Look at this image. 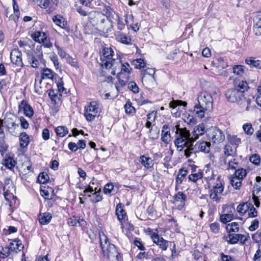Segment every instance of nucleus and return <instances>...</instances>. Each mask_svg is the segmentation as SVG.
<instances>
[{
	"label": "nucleus",
	"instance_id": "nucleus-1",
	"mask_svg": "<svg viewBox=\"0 0 261 261\" xmlns=\"http://www.w3.org/2000/svg\"><path fill=\"white\" fill-rule=\"evenodd\" d=\"M173 131L176 129V139L174 144L179 151H182L185 147L187 149L185 150V155L187 158L190 156L191 154L195 153V151L193 146V143L196 140L195 128L193 130V136L191 135L186 128H180L178 126H175L172 127Z\"/></svg>",
	"mask_w": 261,
	"mask_h": 261
},
{
	"label": "nucleus",
	"instance_id": "nucleus-2",
	"mask_svg": "<svg viewBox=\"0 0 261 261\" xmlns=\"http://www.w3.org/2000/svg\"><path fill=\"white\" fill-rule=\"evenodd\" d=\"M88 21L95 28L100 35H104L112 31V22L108 20L106 16L102 12L92 11L88 12Z\"/></svg>",
	"mask_w": 261,
	"mask_h": 261
},
{
	"label": "nucleus",
	"instance_id": "nucleus-3",
	"mask_svg": "<svg viewBox=\"0 0 261 261\" xmlns=\"http://www.w3.org/2000/svg\"><path fill=\"white\" fill-rule=\"evenodd\" d=\"M205 133L209 140L214 143L218 144L225 139V135L220 129L214 126L208 128L205 123H201L197 126V140L199 136H202Z\"/></svg>",
	"mask_w": 261,
	"mask_h": 261
},
{
	"label": "nucleus",
	"instance_id": "nucleus-4",
	"mask_svg": "<svg viewBox=\"0 0 261 261\" xmlns=\"http://www.w3.org/2000/svg\"><path fill=\"white\" fill-rule=\"evenodd\" d=\"M99 238L104 257L111 261H119L120 253L115 246L109 241L103 232H99Z\"/></svg>",
	"mask_w": 261,
	"mask_h": 261
},
{
	"label": "nucleus",
	"instance_id": "nucleus-5",
	"mask_svg": "<svg viewBox=\"0 0 261 261\" xmlns=\"http://www.w3.org/2000/svg\"><path fill=\"white\" fill-rule=\"evenodd\" d=\"M197 99V116L202 118L204 117L206 111H210L212 108L213 98L211 95L206 91L201 92Z\"/></svg>",
	"mask_w": 261,
	"mask_h": 261
},
{
	"label": "nucleus",
	"instance_id": "nucleus-6",
	"mask_svg": "<svg viewBox=\"0 0 261 261\" xmlns=\"http://www.w3.org/2000/svg\"><path fill=\"white\" fill-rule=\"evenodd\" d=\"M3 121L6 131L12 136L17 137L19 134V127L18 118L11 113H6Z\"/></svg>",
	"mask_w": 261,
	"mask_h": 261
},
{
	"label": "nucleus",
	"instance_id": "nucleus-7",
	"mask_svg": "<svg viewBox=\"0 0 261 261\" xmlns=\"http://www.w3.org/2000/svg\"><path fill=\"white\" fill-rule=\"evenodd\" d=\"M99 109V103L97 101H92L86 105L84 108V116L88 121H93L97 115Z\"/></svg>",
	"mask_w": 261,
	"mask_h": 261
},
{
	"label": "nucleus",
	"instance_id": "nucleus-8",
	"mask_svg": "<svg viewBox=\"0 0 261 261\" xmlns=\"http://www.w3.org/2000/svg\"><path fill=\"white\" fill-rule=\"evenodd\" d=\"M114 51L111 47H105L102 49V55L100 57L101 65L106 69H109L114 66L115 60L112 58Z\"/></svg>",
	"mask_w": 261,
	"mask_h": 261
},
{
	"label": "nucleus",
	"instance_id": "nucleus-9",
	"mask_svg": "<svg viewBox=\"0 0 261 261\" xmlns=\"http://www.w3.org/2000/svg\"><path fill=\"white\" fill-rule=\"evenodd\" d=\"M17 247L15 249L13 247V243H10L9 246H4L2 244L0 246V257L2 258H5L10 255L11 252H14L17 253L20 251L23 248V246L22 243L19 242L15 244Z\"/></svg>",
	"mask_w": 261,
	"mask_h": 261
},
{
	"label": "nucleus",
	"instance_id": "nucleus-10",
	"mask_svg": "<svg viewBox=\"0 0 261 261\" xmlns=\"http://www.w3.org/2000/svg\"><path fill=\"white\" fill-rule=\"evenodd\" d=\"M27 54L28 62L32 68H38L40 63L44 61L43 53H37L36 51H28Z\"/></svg>",
	"mask_w": 261,
	"mask_h": 261
},
{
	"label": "nucleus",
	"instance_id": "nucleus-11",
	"mask_svg": "<svg viewBox=\"0 0 261 261\" xmlns=\"http://www.w3.org/2000/svg\"><path fill=\"white\" fill-rule=\"evenodd\" d=\"M226 96L227 99L231 102H237L242 105L243 100L245 99L244 94L236 89H231L226 92Z\"/></svg>",
	"mask_w": 261,
	"mask_h": 261
},
{
	"label": "nucleus",
	"instance_id": "nucleus-12",
	"mask_svg": "<svg viewBox=\"0 0 261 261\" xmlns=\"http://www.w3.org/2000/svg\"><path fill=\"white\" fill-rule=\"evenodd\" d=\"M148 232L150 233L151 238L153 243L159 246L160 248L163 251L166 250L169 244L171 245V243L164 240L163 237H160L157 233L153 232L151 229L148 228Z\"/></svg>",
	"mask_w": 261,
	"mask_h": 261
},
{
	"label": "nucleus",
	"instance_id": "nucleus-13",
	"mask_svg": "<svg viewBox=\"0 0 261 261\" xmlns=\"http://www.w3.org/2000/svg\"><path fill=\"white\" fill-rule=\"evenodd\" d=\"M31 37L35 41L42 43L45 47L49 48L52 45L47 36L44 32L36 31L31 35Z\"/></svg>",
	"mask_w": 261,
	"mask_h": 261
},
{
	"label": "nucleus",
	"instance_id": "nucleus-14",
	"mask_svg": "<svg viewBox=\"0 0 261 261\" xmlns=\"http://www.w3.org/2000/svg\"><path fill=\"white\" fill-rule=\"evenodd\" d=\"M22 53L18 49H13L10 54L11 62L17 66L23 67V64L22 61Z\"/></svg>",
	"mask_w": 261,
	"mask_h": 261
},
{
	"label": "nucleus",
	"instance_id": "nucleus-15",
	"mask_svg": "<svg viewBox=\"0 0 261 261\" xmlns=\"http://www.w3.org/2000/svg\"><path fill=\"white\" fill-rule=\"evenodd\" d=\"M102 13L106 16L110 22H112L113 20L118 18V14L109 6H104Z\"/></svg>",
	"mask_w": 261,
	"mask_h": 261
},
{
	"label": "nucleus",
	"instance_id": "nucleus-16",
	"mask_svg": "<svg viewBox=\"0 0 261 261\" xmlns=\"http://www.w3.org/2000/svg\"><path fill=\"white\" fill-rule=\"evenodd\" d=\"M41 80L40 81V83L41 82L42 80L48 79L53 81H56V79L59 78L58 74L48 68H43L41 70Z\"/></svg>",
	"mask_w": 261,
	"mask_h": 261
},
{
	"label": "nucleus",
	"instance_id": "nucleus-17",
	"mask_svg": "<svg viewBox=\"0 0 261 261\" xmlns=\"http://www.w3.org/2000/svg\"><path fill=\"white\" fill-rule=\"evenodd\" d=\"M123 205L122 203L118 204L116 207V215L117 219L121 223V227H124L123 222L125 221V218L127 217L126 213L123 208Z\"/></svg>",
	"mask_w": 261,
	"mask_h": 261
},
{
	"label": "nucleus",
	"instance_id": "nucleus-18",
	"mask_svg": "<svg viewBox=\"0 0 261 261\" xmlns=\"http://www.w3.org/2000/svg\"><path fill=\"white\" fill-rule=\"evenodd\" d=\"M19 110H23L25 116L31 118L34 115V110L32 107L28 103L26 100H23L18 106Z\"/></svg>",
	"mask_w": 261,
	"mask_h": 261
},
{
	"label": "nucleus",
	"instance_id": "nucleus-19",
	"mask_svg": "<svg viewBox=\"0 0 261 261\" xmlns=\"http://www.w3.org/2000/svg\"><path fill=\"white\" fill-rule=\"evenodd\" d=\"M139 162L144 167L145 169L149 170L150 171L153 169L154 161L151 158L142 155L140 157Z\"/></svg>",
	"mask_w": 261,
	"mask_h": 261
},
{
	"label": "nucleus",
	"instance_id": "nucleus-20",
	"mask_svg": "<svg viewBox=\"0 0 261 261\" xmlns=\"http://www.w3.org/2000/svg\"><path fill=\"white\" fill-rule=\"evenodd\" d=\"M233 80V85L235 87V89L242 92L244 94V92L247 90L248 88V84L246 81L241 80L240 79L233 78L232 76L229 78V80Z\"/></svg>",
	"mask_w": 261,
	"mask_h": 261
},
{
	"label": "nucleus",
	"instance_id": "nucleus-21",
	"mask_svg": "<svg viewBox=\"0 0 261 261\" xmlns=\"http://www.w3.org/2000/svg\"><path fill=\"white\" fill-rule=\"evenodd\" d=\"M252 198L254 205L259 207L260 205L259 200L261 199V188L260 185H255L252 191Z\"/></svg>",
	"mask_w": 261,
	"mask_h": 261
},
{
	"label": "nucleus",
	"instance_id": "nucleus-22",
	"mask_svg": "<svg viewBox=\"0 0 261 261\" xmlns=\"http://www.w3.org/2000/svg\"><path fill=\"white\" fill-rule=\"evenodd\" d=\"M224 162L227 163L228 157H234L237 155V147L231 146L230 144H227L224 147Z\"/></svg>",
	"mask_w": 261,
	"mask_h": 261
},
{
	"label": "nucleus",
	"instance_id": "nucleus-23",
	"mask_svg": "<svg viewBox=\"0 0 261 261\" xmlns=\"http://www.w3.org/2000/svg\"><path fill=\"white\" fill-rule=\"evenodd\" d=\"M161 139L165 143H168L170 141L171 135L170 133V127L168 124H164L162 127Z\"/></svg>",
	"mask_w": 261,
	"mask_h": 261
},
{
	"label": "nucleus",
	"instance_id": "nucleus-24",
	"mask_svg": "<svg viewBox=\"0 0 261 261\" xmlns=\"http://www.w3.org/2000/svg\"><path fill=\"white\" fill-rule=\"evenodd\" d=\"M67 223L72 226H84L86 225V221L78 217L72 216L68 219Z\"/></svg>",
	"mask_w": 261,
	"mask_h": 261
},
{
	"label": "nucleus",
	"instance_id": "nucleus-25",
	"mask_svg": "<svg viewBox=\"0 0 261 261\" xmlns=\"http://www.w3.org/2000/svg\"><path fill=\"white\" fill-rule=\"evenodd\" d=\"M117 79L119 81V84L116 86V89L117 90H118V88L119 87V85L121 87L124 86L126 83L129 80V74H125V72H119L117 73Z\"/></svg>",
	"mask_w": 261,
	"mask_h": 261
},
{
	"label": "nucleus",
	"instance_id": "nucleus-26",
	"mask_svg": "<svg viewBox=\"0 0 261 261\" xmlns=\"http://www.w3.org/2000/svg\"><path fill=\"white\" fill-rule=\"evenodd\" d=\"M174 199V203L180 202V204L178 205V208H182L184 205L185 202L187 198V196L181 192H178L173 197Z\"/></svg>",
	"mask_w": 261,
	"mask_h": 261
},
{
	"label": "nucleus",
	"instance_id": "nucleus-27",
	"mask_svg": "<svg viewBox=\"0 0 261 261\" xmlns=\"http://www.w3.org/2000/svg\"><path fill=\"white\" fill-rule=\"evenodd\" d=\"M19 145L21 148L27 147L30 143V137L25 132H22L19 136Z\"/></svg>",
	"mask_w": 261,
	"mask_h": 261
},
{
	"label": "nucleus",
	"instance_id": "nucleus-28",
	"mask_svg": "<svg viewBox=\"0 0 261 261\" xmlns=\"http://www.w3.org/2000/svg\"><path fill=\"white\" fill-rule=\"evenodd\" d=\"M16 164V162L12 158L7 155L5 159L2 160V164L10 170H12L15 167Z\"/></svg>",
	"mask_w": 261,
	"mask_h": 261
},
{
	"label": "nucleus",
	"instance_id": "nucleus-29",
	"mask_svg": "<svg viewBox=\"0 0 261 261\" xmlns=\"http://www.w3.org/2000/svg\"><path fill=\"white\" fill-rule=\"evenodd\" d=\"M251 206V204L248 202L240 203L237 207V212L243 216L249 211Z\"/></svg>",
	"mask_w": 261,
	"mask_h": 261
},
{
	"label": "nucleus",
	"instance_id": "nucleus-30",
	"mask_svg": "<svg viewBox=\"0 0 261 261\" xmlns=\"http://www.w3.org/2000/svg\"><path fill=\"white\" fill-rule=\"evenodd\" d=\"M52 218V215L49 213L40 214L39 216V223L42 225H45L50 222Z\"/></svg>",
	"mask_w": 261,
	"mask_h": 261
},
{
	"label": "nucleus",
	"instance_id": "nucleus-31",
	"mask_svg": "<svg viewBox=\"0 0 261 261\" xmlns=\"http://www.w3.org/2000/svg\"><path fill=\"white\" fill-rule=\"evenodd\" d=\"M53 21L57 25L62 28H65L67 25V21L60 15H57L53 17Z\"/></svg>",
	"mask_w": 261,
	"mask_h": 261
},
{
	"label": "nucleus",
	"instance_id": "nucleus-32",
	"mask_svg": "<svg viewBox=\"0 0 261 261\" xmlns=\"http://www.w3.org/2000/svg\"><path fill=\"white\" fill-rule=\"evenodd\" d=\"M116 39L120 42L125 44H131V38L130 37L127 36L126 34L118 32L116 35Z\"/></svg>",
	"mask_w": 261,
	"mask_h": 261
},
{
	"label": "nucleus",
	"instance_id": "nucleus-33",
	"mask_svg": "<svg viewBox=\"0 0 261 261\" xmlns=\"http://www.w3.org/2000/svg\"><path fill=\"white\" fill-rule=\"evenodd\" d=\"M254 31L256 35H261V15L256 16L254 19Z\"/></svg>",
	"mask_w": 261,
	"mask_h": 261
},
{
	"label": "nucleus",
	"instance_id": "nucleus-34",
	"mask_svg": "<svg viewBox=\"0 0 261 261\" xmlns=\"http://www.w3.org/2000/svg\"><path fill=\"white\" fill-rule=\"evenodd\" d=\"M242 180L241 179L239 178L237 176H236L234 175H232L230 177V182L231 185V186L235 189H240V187L242 185Z\"/></svg>",
	"mask_w": 261,
	"mask_h": 261
},
{
	"label": "nucleus",
	"instance_id": "nucleus-35",
	"mask_svg": "<svg viewBox=\"0 0 261 261\" xmlns=\"http://www.w3.org/2000/svg\"><path fill=\"white\" fill-rule=\"evenodd\" d=\"M211 143L207 141H202L198 144V148L201 152L208 153L210 150Z\"/></svg>",
	"mask_w": 261,
	"mask_h": 261
},
{
	"label": "nucleus",
	"instance_id": "nucleus-36",
	"mask_svg": "<svg viewBox=\"0 0 261 261\" xmlns=\"http://www.w3.org/2000/svg\"><path fill=\"white\" fill-rule=\"evenodd\" d=\"M57 135L60 137H63L68 133V129L65 126H59L55 129Z\"/></svg>",
	"mask_w": 261,
	"mask_h": 261
},
{
	"label": "nucleus",
	"instance_id": "nucleus-37",
	"mask_svg": "<svg viewBox=\"0 0 261 261\" xmlns=\"http://www.w3.org/2000/svg\"><path fill=\"white\" fill-rule=\"evenodd\" d=\"M225 240L229 244H236L238 241H239V234L229 233L227 237H225Z\"/></svg>",
	"mask_w": 261,
	"mask_h": 261
},
{
	"label": "nucleus",
	"instance_id": "nucleus-38",
	"mask_svg": "<svg viewBox=\"0 0 261 261\" xmlns=\"http://www.w3.org/2000/svg\"><path fill=\"white\" fill-rule=\"evenodd\" d=\"M154 74L155 70L154 69L147 68L146 69L143 70L141 71L142 82L145 80L147 75H149L150 77L154 79Z\"/></svg>",
	"mask_w": 261,
	"mask_h": 261
},
{
	"label": "nucleus",
	"instance_id": "nucleus-39",
	"mask_svg": "<svg viewBox=\"0 0 261 261\" xmlns=\"http://www.w3.org/2000/svg\"><path fill=\"white\" fill-rule=\"evenodd\" d=\"M187 174V170H182V169L179 170V173H178V174L176 177V188H175L176 190H177V185L179 184H180L182 182L184 178L186 176Z\"/></svg>",
	"mask_w": 261,
	"mask_h": 261
},
{
	"label": "nucleus",
	"instance_id": "nucleus-40",
	"mask_svg": "<svg viewBox=\"0 0 261 261\" xmlns=\"http://www.w3.org/2000/svg\"><path fill=\"white\" fill-rule=\"evenodd\" d=\"M226 229L228 232H237L239 231V225L237 222H232L226 225Z\"/></svg>",
	"mask_w": 261,
	"mask_h": 261
},
{
	"label": "nucleus",
	"instance_id": "nucleus-41",
	"mask_svg": "<svg viewBox=\"0 0 261 261\" xmlns=\"http://www.w3.org/2000/svg\"><path fill=\"white\" fill-rule=\"evenodd\" d=\"M233 73L238 76V77H241L244 73V67L242 65H235L233 67Z\"/></svg>",
	"mask_w": 261,
	"mask_h": 261
},
{
	"label": "nucleus",
	"instance_id": "nucleus-42",
	"mask_svg": "<svg viewBox=\"0 0 261 261\" xmlns=\"http://www.w3.org/2000/svg\"><path fill=\"white\" fill-rule=\"evenodd\" d=\"M227 139L229 143L231 145H235L237 147L241 143V139L238 138V137L235 135H228L227 136Z\"/></svg>",
	"mask_w": 261,
	"mask_h": 261
},
{
	"label": "nucleus",
	"instance_id": "nucleus-43",
	"mask_svg": "<svg viewBox=\"0 0 261 261\" xmlns=\"http://www.w3.org/2000/svg\"><path fill=\"white\" fill-rule=\"evenodd\" d=\"M120 63L121 72H125L126 74H130L132 71V68L128 63H122L120 61H119Z\"/></svg>",
	"mask_w": 261,
	"mask_h": 261
},
{
	"label": "nucleus",
	"instance_id": "nucleus-44",
	"mask_svg": "<svg viewBox=\"0 0 261 261\" xmlns=\"http://www.w3.org/2000/svg\"><path fill=\"white\" fill-rule=\"evenodd\" d=\"M5 137H0V153L3 156L8 148V145L5 141Z\"/></svg>",
	"mask_w": 261,
	"mask_h": 261
},
{
	"label": "nucleus",
	"instance_id": "nucleus-45",
	"mask_svg": "<svg viewBox=\"0 0 261 261\" xmlns=\"http://www.w3.org/2000/svg\"><path fill=\"white\" fill-rule=\"evenodd\" d=\"M187 105V103L185 101H182L180 100H173L169 103V107L174 109L176 108L177 107L184 106L186 107Z\"/></svg>",
	"mask_w": 261,
	"mask_h": 261
},
{
	"label": "nucleus",
	"instance_id": "nucleus-46",
	"mask_svg": "<svg viewBox=\"0 0 261 261\" xmlns=\"http://www.w3.org/2000/svg\"><path fill=\"white\" fill-rule=\"evenodd\" d=\"M50 192L51 193V195L55 194L54 190L51 188L48 187L47 189L40 190L41 195L46 199L50 197Z\"/></svg>",
	"mask_w": 261,
	"mask_h": 261
},
{
	"label": "nucleus",
	"instance_id": "nucleus-47",
	"mask_svg": "<svg viewBox=\"0 0 261 261\" xmlns=\"http://www.w3.org/2000/svg\"><path fill=\"white\" fill-rule=\"evenodd\" d=\"M233 175L242 180L246 177L247 175V171L245 169L243 168H239L236 170L234 173Z\"/></svg>",
	"mask_w": 261,
	"mask_h": 261
},
{
	"label": "nucleus",
	"instance_id": "nucleus-48",
	"mask_svg": "<svg viewBox=\"0 0 261 261\" xmlns=\"http://www.w3.org/2000/svg\"><path fill=\"white\" fill-rule=\"evenodd\" d=\"M232 219L233 215L231 214H222L220 216V221L224 224L231 221Z\"/></svg>",
	"mask_w": 261,
	"mask_h": 261
},
{
	"label": "nucleus",
	"instance_id": "nucleus-49",
	"mask_svg": "<svg viewBox=\"0 0 261 261\" xmlns=\"http://www.w3.org/2000/svg\"><path fill=\"white\" fill-rule=\"evenodd\" d=\"M49 179V176L45 172L39 174L37 178V181L40 184H45Z\"/></svg>",
	"mask_w": 261,
	"mask_h": 261
},
{
	"label": "nucleus",
	"instance_id": "nucleus-50",
	"mask_svg": "<svg viewBox=\"0 0 261 261\" xmlns=\"http://www.w3.org/2000/svg\"><path fill=\"white\" fill-rule=\"evenodd\" d=\"M244 132L248 135H251L254 132L252 125L249 123L244 124L243 126Z\"/></svg>",
	"mask_w": 261,
	"mask_h": 261
},
{
	"label": "nucleus",
	"instance_id": "nucleus-51",
	"mask_svg": "<svg viewBox=\"0 0 261 261\" xmlns=\"http://www.w3.org/2000/svg\"><path fill=\"white\" fill-rule=\"evenodd\" d=\"M185 121L189 125H194L196 124V119L194 116L190 115L189 114L185 115Z\"/></svg>",
	"mask_w": 261,
	"mask_h": 261
},
{
	"label": "nucleus",
	"instance_id": "nucleus-52",
	"mask_svg": "<svg viewBox=\"0 0 261 261\" xmlns=\"http://www.w3.org/2000/svg\"><path fill=\"white\" fill-rule=\"evenodd\" d=\"M55 46L57 49L58 55L61 58L66 59L67 56H69V55L67 54L65 50L61 48L57 43H55Z\"/></svg>",
	"mask_w": 261,
	"mask_h": 261
},
{
	"label": "nucleus",
	"instance_id": "nucleus-53",
	"mask_svg": "<svg viewBox=\"0 0 261 261\" xmlns=\"http://www.w3.org/2000/svg\"><path fill=\"white\" fill-rule=\"evenodd\" d=\"M128 88L134 93H138L139 91V88L138 86L134 82H130L128 83Z\"/></svg>",
	"mask_w": 261,
	"mask_h": 261
},
{
	"label": "nucleus",
	"instance_id": "nucleus-54",
	"mask_svg": "<svg viewBox=\"0 0 261 261\" xmlns=\"http://www.w3.org/2000/svg\"><path fill=\"white\" fill-rule=\"evenodd\" d=\"M125 112L127 114H133L135 112V109L132 106L130 102H127L124 106Z\"/></svg>",
	"mask_w": 261,
	"mask_h": 261
},
{
	"label": "nucleus",
	"instance_id": "nucleus-55",
	"mask_svg": "<svg viewBox=\"0 0 261 261\" xmlns=\"http://www.w3.org/2000/svg\"><path fill=\"white\" fill-rule=\"evenodd\" d=\"M49 58L54 63L55 69L56 70L60 69V67L57 56L55 54H54L51 56H50Z\"/></svg>",
	"mask_w": 261,
	"mask_h": 261
},
{
	"label": "nucleus",
	"instance_id": "nucleus-56",
	"mask_svg": "<svg viewBox=\"0 0 261 261\" xmlns=\"http://www.w3.org/2000/svg\"><path fill=\"white\" fill-rule=\"evenodd\" d=\"M134 62L135 63L134 64L135 65L136 68L138 69L143 68L145 66V63L144 60L141 58L136 59Z\"/></svg>",
	"mask_w": 261,
	"mask_h": 261
},
{
	"label": "nucleus",
	"instance_id": "nucleus-57",
	"mask_svg": "<svg viewBox=\"0 0 261 261\" xmlns=\"http://www.w3.org/2000/svg\"><path fill=\"white\" fill-rule=\"evenodd\" d=\"M228 165L227 168L231 169H236L238 166V163L237 162L236 159H233V160H228L227 159Z\"/></svg>",
	"mask_w": 261,
	"mask_h": 261
},
{
	"label": "nucleus",
	"instance_id": "nucleus-58",
	"mask_svg": "<svg viewBox=\"0 0 261 261\" xmlns=\"http://www.w3.org/2000/svg\"><path fill=\"white\" fill-rule=\"evenodd\" d=\"M114 20L117 21V28L118 30L122 31L124 29L125 25L123 21L122 18H120L119 16H118V18L115 19Z\"/></svg>",
	"mask_w": 261,
	"mask_h": 261
},
{
	"label": "nucleus",
	"instance_id": "nucleus-59",
	"mask_svg": "<svg viewBox=\"0 0 261 261\" xmlns=\"http://www.w3.org/2000/svg\"><path fill=\"white\" fill-rule=\"evenodd\" d=\"M102 200V197L100 195L99 192H95L91 198V202L95 203Z\"/></svg>",
	"mask_w": 261,
	"mask_h": 261
},
{
	"label": "nucleus",
	"instance_id": "nucleus-60",
	"mask_svg": "<svg viewBox=\"0 0 261 261\" xmlns=\"http://www.w3.org/2000/svg\"><path fill=\"white\" fill-rule=\"evenodd\" d=\"M48 95L52 101L54 102L55 104L57 103V99H59L57 93L54 90H50L48 92Z\"/></svg>",
	"mask_w": 261,
	"mask_h": 261
},
{
	"label": "nucleus",
	"instance_id": "nucleus-61",
	"mask_svg": "<svg viewBox=\"0 0 261 261\" xmlns=\"http://www.w3.org/2000/svg\"><path fill=\"white\" fill-rule=\"evenodd\" d=\"M66 62L69 63L71 66L77 68L78 64L76 61L73 58H72L71 56H67V58L65 59Z\"/></svg>",
	"mask_w": 261,
	"mask_h": 261
},
{
	"label": "nucleus",
	"instance_id": "nucleus-62",
	"mask_svg": "<svg viewBox=\"0 0 261 261\" xmlns=\"http://www.w3.org/2000/svg\"><path fill=\"white\" fill-rule=\"evenodd\" d=\"M250 161L254 165H259L260 160V157L258 154H254L250 157Z\"/></svg>",
	"mask_w": 261,
	"mask_h": 261
},
{
	"label": "nucleus",
	"instance_id": "nucleus-63",
	"mask_svg": "<svg viewBox=\"0 0 261 261\" xmlns=\"http://www.w3.org/2000/svg\"><path fill=\"white\" fill-rule=\"evenodd\" d=\"M56 82L57 83V86L59 92H63L65 90V88L63 87L64 84L61 79L59 77L56 79Z\"/></svg>",
	"mask_w": 261,
	"mask_h": 261
},
{
	"label": "nucleus",
	"instance_id": "nucleus-64",
	"mask_svg": "<svg viewBox=\"0 0 261 261\" xmlns=\"http://www.w3.org/2000/svg\"><path fill=\"white\" fill-rule=\"evenodd\" d=\"M19 119V124L21 127L23 129H27L29 127V124L27 120L23 117H20Z\"/></svg>",
	"mask_w": 261,
	"mask_h": 261
}]
</instances>
